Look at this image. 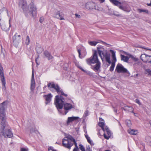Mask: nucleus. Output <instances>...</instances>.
<instances>
[{
	"instance_id": "nucleus-57",
	"label": "nucleus",
	"mask_w": 151,
	"mask_h": 151,
	"mask_svg": "<svg viewBox=\"0 0 151 151\" xmlns=\"http://www.w3.org/2000/svg\"><path fill=\"white\" fill-rule=\"evenodd\" d=\"M20 151H27V150L24 148H21Z\"/></svg>"
},
{
	"instance_id": "nucleus-32",
	"label": "nucleus",
	"mask_w": 151,
	"mask_h": 151,
	"mask_svg": "<svg viewBox=\"0 0 151 151\" xmlns=\"http://www.w3.org/2000/svg\"><path fill=\"white\" fill-rule=\"evenodd\" d=\"M73 142V144H74L75 145V147L73 149V151H79V148L76 140H74Z\"/></svg>"
},
{
	"instance_id": "nucleus-25",
	"label": "nucleus",
	"mask_w": 151,
	"mask_h": 151,
	"mask_svg": "<svg viewBox=\"0 0 151 151\" xmlns=\"http://www.w3.org/2000/svg\"><path fill=\"white\" fill-rule=\"evenodd\" d=\"M109 1L113 4L119 7V6H121L120 5L122 4L121 2H119L117 0H109Z\"/></svg>"
},
{
	"instance_id": "nucleus-43",
	"label": "nucleus",
	"mask_w": 151,
	"mask_h": 151,
	"mask_svg": "<svg viewBox=\"0 0 151 151\" xmlns=\"http://www.w3.org/2000/svg\"><path fill=\"white\" fill-rule=\"evenodd\" d=\"M138 10L139 11V12L140 13L142 12H145L147 13H148V10H147L142 9H138Z\"/></svg>"
},
{
	"instance_id": "nucleus-13",
	"label": "nucleus",
	"mask_w": 151,
	"mask_h": 151,
	"mask_svg": "<svg viewBox=\"0 0 151 151\" xmlns=\"http://www.w3.org/2000/svg\"><path fill=\"white\" fill-rule=\"evenodd\" d=\"M86 9H95L98 10V9H96V4L95 3L92 2H89L87 3L85 5Z\"/></svg>"
},
{
	"instance_id": "nucleus-28",
	"label": "nucleus",
	"mask_w": 151,
	"mask_h": 151,
	"mask_svg": "<svg viewBox=\"0 0 151 151\" xmlns=\"http://www.w3.org/2000/svg\"><path fill=\"white\" fill-rule=\"evenodd\" d=\"M0 77L1 78H5L3 68L1 63H0Z\"/></svg>"
},
{
	"instance_id": "nucleus-50",
	"label": "nucleus",
	"mask_w": 151,
	"mask_h": 151,
	"mask_svg": "<svg viewBox=\"0 0 151 151\" xmlns=\"http://www.w3.org/2000/svg\"><path fill=\"white\" fill-rule=\"evenodd\" d=\"M78 54H79V56L80 58H83L84 57V56H81V50L79 49H78Z\"/></svg>"
},
{
	"instance_id": "nucleus-1",
	"label": "nucleus",
	"mask_w": 151,
	"mask_h": 151,
	"mask_svg": "<svg viewBox=\"0 0 151 151\" xmlns=\"http://www.w3.org/2000/svg\"><path fill=\"white\" fill-rule=\"evenodd\" d=\"M64 101L65 99L61 96H59L58 95L55 96V103L56 107L59 111V109L60 110L63 108L64 104L65 114H66L68 112V110L73 108V107L70 104L66 103L64 104Z\"/></svg>"
},
{
	"instance_id": "nucleus-35",
	"label": "nucleus",
	"mask_w": 151,
	"mask_h": 151,
	"mask_svg": "<svg viewBox=\"0 0 151 151\" xmlns=\"http://www.w3.org/2000/svg\"><path fill=\"white\" fill-rule=\"evenodd\" d=\"M88 43L91 46H95L98 43V42L95 41H89L88 42Z\"/></svg>"
},
{
	"instance_id": "nucleus-9",
	"label": "nucleus",
	"mask_w": 151,
	"mask_h": 151,
	"mask_svg": "<svg viewBox=\"0 0 151 151\" xmlns=\"http://www.w3.org/2000/svg\"><path fill=\"white\" fill-rule=\"evenodd\" d=\"M116 70L118 73H126L128 72L127 70L121 64L118 63L116 68Z\"/></svg>"
},
{
	"instance_id": "nucleus-22",
	"label": "nucleus",
	"mask_w": 151,
	"mask_h": 151,
	"mask_svg": "<svg viewBox=\"0 0 151 151\" xmlns=\"http://www.w3.org/2000/svg\"><path fill=\"white\" fill-rule=\"evenodd\" d=\"M79 118L78 117L73 116L71 117H68L67 121V124H69L70 122L73 121L75 120H77Z\"/></svg>"
},
{
	"instance_id": "nucleus-59",
	"label": "nucleus",
	"mask_w": 151,
	"mask_h": 151,
	"mask_svg": "<svg viewBox=\"0 0 151 151\" xmlns=\"http://www.w3.org/2000/svg\"><path fill=\"white\" fill-rule=\"evenodd\" d=\"M98 135L99 137H100V136H101V135L100 134V133L99 131L98 133Z\"/></svg>"
},
{
	"instance_id": "nucleus-62",
	"label": "nucleus",
	"mask_w": 151,
	"mask_h": 151,
	"mask_svg": "<svg viewBox=\"0 0 151 151\" xmlns=\"http://www.w3.org/2000/svg\"><path fill=\"white\" fill-rule=\"evenodd\" d=\"M147 5L148 6H151V3L150 4H147Z\"/></svg>"
},
{
	"instance_id": "nucleus-38",
	"label": "nucleus",
	"mask_w": 151,
	"mask_h": 151,
	"mask_svg": "<svg viewBox=\"0 0 151 151\" xmlns=\"http://www.w3.org/2000/svg\"><path fill=\"white\" fill-rule=\"evenodd\" d=\"M85 137L86 138L88 142L91 145L92 143V141L90 139V138L89 137H88V135H85Z\"/></svg>"
},
{
	"instance_id": "nucleus-26",
	"label": "nucleus",
	"mask_w": 151,
	"mask_h": 151,
	"mask_svg": "<svg viewBox=\"0 0 151 151\" xmlns=\"http://www.w3.org/2000/svg\"><path fill=\"white\" fill-rule=\"evenodd\" d=\"M1 81V83L2 85V89L4 91H6V82L5 78H1L0 79Z\"/></svg>"
},
{
	"instance_id": "nucleus-10",
	"label": "nucleus",
	"mask_w": 151,
	"mask_h": 151,
	"mask_svg": "<svg viewBox=\"0 0 151 151\" xmlns=\"http://www.w3.org/2000/svg\"><path fill=\"white\" fill-rule=\"evenodd\" d=\"M47 86L49 90H51V88H54L58 94L60 93L61 90L58 84H55L54 83H49L48 84Z\"/></svg>"
},
{
	"instance_id": "nucleus-53",
	"label": "nucleus",
	"mask_w": 151,
	"mask_h": 151,
	"mask_svg": "<svg viewBox=\"0 0 151 151\" xmlns=\"http://www.w3.org/2000/svg\"><path fill=\"white\" fill-rule=\"evenodd\" d=\"M44 20V18L43 17H41L40 19V22L41 23H42Z\"/></svg>"
},
{
	"instance_id": "nucleus-45",
	"label": "nucleus",
	"mask_w": 151,
	"mask_h": 151,
	"mask_svg": "<svg viewBox=\"0 0 151 151\" xmlns=\"http://www.w3.org/2000/svg\"><path fill=\"white\" fill-rule=\"evenodd\" d=\"M89 111L88 110H86L85 111L83 116L84 117H86L88 115Z\"/></svg>"
},
{
	"instance_id": "nucleus-49",
	"label": "nucleus",
	"mask_w": 151,
	"mask_h": 151,
	"mask_svg": "<svg viewBox=\"0 0 151 151\" xmlns=\"http://www.w3.org/2000/svg\"><path fill=\"white\" fill-rule=\"evenodd\" d=\"M4 11H6V12L8 13V12L6 8L4 7L2 8L1 9L0 12H2Z\"/></svg>"
},
{
	"instance_id": "nucleus-16",
	"label": "nucleus",
	"mask_w": 151,
	"mask_h": 151,
	"mask_svg": "<svg viewBox=\"0 0 151 151\" xmlns=\"http://www.w3.org/2000/svg\"><path fill=\"white\" fill-rule=\"evenodd\" d=\"M8 103V101H6L0 104V112H5V109L7 108Z\"/></svg>"
},
{
	"instance_id": "nucleus-48",
	"label": "nucleus",
	"mask_w": 151,
	"mask_h": 151,
	"mask_svg": "<svg viewBox=\"0 0 151 151\" xmlns=\"http://www.w3.org/2000/svg\"><path fill=\"white\" fill-rule=\"evenodd\" d=\"M48 151H57L56 150L54 149L53 147H50L48 148Z\"/></svg>"
},
{
	"instance_id": "nucleus-61",
	"label": "nucleus",
	"mask_w": 151,
	"mask_h": 151,
	"mask_svg": "<svg viewBox=\"0 0 151 151\" xmlns=\"http://www.w3.org/2000/svg\"><path fill=\"white\" fill-rule=\"evenodd\" d=\"M114 112H116L117 110L116 109H115L114 107Z\"/></svg>"
},
{
	"instance_id": "nucleus-64",
	"label": "nucleus",
	"mask_w": 151,
	"mask_h": 151,
	"mask_svg": "<svg viewBox=\"0 0 151 151\" xmlns=\"http://www.w3.org/2000/svg\"><path fill=\"white\" fill-rule=\"evenodd\" d=\"M99 120L100 121H101V120H103V119L101 118H99Z\"/></svg>"
},
{
	"instance_id": "nucleus-52",
	"label": "nucleus",
	"mask_w": 151,
	"mask_h": 151,
	"mask_svg": "<svg viewBox=\"0 0 151 151\" xmlns=\"http://www.w3.org/2000/svg\"><path fill=\"white\" fill-rule=\"evenodd\" d=\"M86 151H92L91 149L90 146H88L86 149Z\"/></svg>"
},
{
	"instance_id": "nucleus-14",
	"label": "nucleus",
	"mask_w": 151,
	"mask_h": 151,
	"mask_svg": "<svg viewBox=\"0 0 151 151\" xmlns=\"http://www.w3.org/2000/svg\"><path fill=\"white\" fill-rule=\"evenodd\" d=\"M64 14L62 13H61L60 11H58L54 14L53 17L60 20H64Z\"/></svg>"
},
{
	"instance_id": "nucleus-39",
	"label": "nucleus",
	"mask_w": 151,
	"mask_h": 151,
	"mask_svg": "<svg viewBox=\"0 0 151 151\" xmlns=\"http://www.w3.org/2000/svg\"><path fill=\"white\" fill-rule=\"evenodd\" d=\"M115 66V64L114 63H112L111 65L110 68V71H112L114 69V68Z\"/></svg>"
},
{
	"instance_id": "nucleus-55",
	"label": "nucleus",
	"mask_w": 151,
	"mask_h": 151,
	"mask_svg": "<svg viewBox=\"0 0 151 151\" xmlns=\"http://www.w3.org/2000/svg\"><path fill=\"white\" fill-rule=\"evenodd\" d=\"M75 15L76 17H78V18H80L81 17L80 15H78L77 14H75Z\"/></svg>"
},
{
	"instance_id": "nucleus-31",
	"label": "nucleus",
	"mask_w": 151,
	"mask_h": 151,
	"mask_svg": "<svg viewBox=\"0 0 151 151\" xmlns=\"http://www.w3.org/2000/svg\"><path fill=\"white\" fill-rule=\"evenodd\" d=\"M121 60H123L125 62H128L129 58L127 56H125L123 55H121Z\"/></svg>"
},
{
	"instance_id": "nucleus-5",
	"label": "nucleus",
	"mask_w": 151,
	"mask_h": 151,
	"mask_svg": "<svg viewBox=\"0 0 151 151\" xmlns=\"http://www.w3.org/2000/svg\"><path fill=\"white\" fill-rule=\"evenodd\" d=\"M19 6L22 9L23 13L27 17H28V12L29 6L25 0H20L19 4Z\"/></svg>"
},
{
	"instance_id": "nucleus-47",
	"label": "nucleus",
	"mask_w": 151,
	"mask_h": 151,
	"mask_svg": "<svg viewBox=\"0 0 151 151\" xmlns=\"http://www.w3.org/2000/svg\"><path fill=\"white\" fill-rule=\"evenodd\" d=\"M146 72L148 75L151 76V70L150 69H147L146 70Z\"/></svg>"
},
{
	"instance_id": "nucleus-46",
	"label": "nucleus",
	"mask_w": 151,
	"mask_h": 151,
	"mask_svg": "<svg viewBox=\"0 0 151 151\" xmlns=\"http://www.w3.org/2000/svg\"><path fill=\"white\" fill-rule=\"evenodd\" d=\"M60 93L62 95L65 96L66 97L67 96V94H65L62 89H61Z\"/></svg>"
},
{
	"instance_id": "nucleus-33",
	"label": "nucleus",
	"mask_w": 151,
	"mask_h": 151,
	"mask_svg": "<svg viewBox=\"0 0 151 151\" xmlns=\"http://www.w3.org/2000/svg\"><path fill=\"white\" fill-rule=\"evenodd\" d=\"M138 132L137 130L134 129H131L129 132V133L132 135H136L137 134Z\"/></svg>"
},
{
	"instance_id": "nucleus-3",
	"label": "nucleus",
	"mask_w": 151,
	"mask_h": 151,
	"mask_svg": "<svg viewBox=\"0 0 151 151\" xmlns=\"http://www.w3.org/2000/svg\"><path fill=\"white\" fill-rule=\"evenodd\" d=\"M29 8L28 12V17L31 16L34 18L35 19L37 15V8L35 4L34 0H32L31 2L29 4Z\"/></svg>"
},
{
	"instance_id": "nucleus-19",
	"label": "nucleus",
	"mask_w": 151,
	"mask_h": 151,
	"mask_svg": "<svg viewBox=\"0 0 151 151\" xmlns=\"http://www.w3.org/2000/svg\"><path fill=\"white\" fill-rule=\"evenodd\" d=\"M43 54L45 56V58H47L49 60L53 58V57L51 55V53L47 50H45L44 51Z\"/></svg>"
},
{
	"instance_id": "nucleus-51",
	"label": "nucleus",
	"mask_w": 151,
	"mask_h": 151,
	"mask_svg": "<svg viewBox=\"0 0 151 151\" xmlns=\"http://www.w3.org/2000/svg\"><path fill=\"white\" fill-rule=\"evenodd\" d=\"M135 101V102L136 103H137V104H139V105H141V103L140 102L139 99H136Z\"/></svg>"
},
{
	"instance_id": "nucleus-17",
	"label": "nucleus",
	"mask_w": 151,
	"mask_h": 151,
	"mask_svg": "<svg viewBox=\"0 0 151 151\" xmlns=\"http://www.w3.org/2000/svg\"><path fill=\"white\" fill-rule=\"evenodd\" d=\"M4 136L5 137L11 138L13 136V134L10 129L6 130L5 132L2 131Z\"/></svg>"
},
{
	"instance_id": "nucleus-15",
	"label": "nucleus",
	"mask_w": 151,
	"mask_h": 151,
	"mask_svg": "<svg viewBox=\"0 0 151 151\" xmlns=\"http://www.w3.org/2000/svg\"><path fill=\"white\" fill-rule=\"evenodd\" d=\"M35 82L34 79V73L33 69H32V74L31 79L30 89L31 91L33 92L35 88Z\"/></svg>"
},
{
	"instance_id": "nucleus-54",
	"label": "nucleus",
	"mask_w": 151,
	"mask_h": 151,
	"mask_svg": "<svg viewBox=\"0 0 151 151\" xmlns=\"http://www.w3.org/2000/svg\"><path fill=\"white\" fill-rule=\"evenodd\" d=\"M140 47L141 48H142V49H146V50H147L151 51V49H150L147 48H145V47Z\"/></svg>"
},
{
	"instance_id": "nucleus-41",
	"label": "nucleus",
	"mask_w": 151,
	"mask_h": 151,
	"mask_svg": "<svg viewBox=\"0 0 151 151\" xmlns=\"http://www.w3.org/2000/svg\"><path fill=\"white\" fill-rule=\"evenodd\" d=\"M130 57L132 60H133L135 62L139 60L138 58L132 55H131Z\"/></svg>"
},
{
	"instance_id": "nucleus-20",
	"label": "nucleus",
	"mask_w": 151,
	"mask_h": 151,
	"mask_svg": "<svg viewBox=\"0 0 151 151\" xmlns=\"http://www.w3.org/2000/svg\"><path fill=\"white\" fill-rule=\"evenodd\" d=\"M106 131L108 134V136H106L105 133L104 134V136L105 139H109L111 135V131L109 130L108 128L106 127L105 129V131Z\"/></svg>"
},
{
	"instance_id": "nucleus-42",
	"label": "nucleus",
	"mask_w": 151,
	"mask_h": 151,
	"mask_svg": "<svg viewBox=\"0 0 151 151\" xmlns=\"http://www.w3.org/2000/svg\"><path fill=\"white\" fill-rule=\"evenodd\" d=\"M85 73L90 76H92L93 75V73L89 71L86 70Z\"/></svg>"
},
{
	"instance_id": "nucleus-30",
	"label": "nucleus",
	"mask_w": 151,
	"mask_h": 151,
	"mask_svg": "<svg viewBox=\"0 0 151 151\" xmlns=\"http://www.w3.org/2000/svg\"><path fill=\"white\" fill-rule=\"evenodd\" d=\"M0 119L1 120H6V114L5 112H0Z\"/></svg>"
},
{
	"instance_id": "nucleus-34",
	"label": "nucleus",
	"mask_w": 151,
	"mask_h": 151,
	"mask_svg": "<svg viewBox=\"0 0 151 151\" xmlns=\"http://www.w3.org/2000/svg\"><path fill=\"white\" fill-rule=\"evenodd\" d=\"M104 123L103 122H99V127H101L102 130L104 131L105 132V129L104 128Z\"/></svg>"
},
{
	"instance_id": "nucleus-37",
	"label": "nucleus",
	"mask_w": 151,
	"mask_h": 151,
	"mask_svg": "<svg viewBox=\"0 0 151 151\" xmlns=\"http://www.w3.org/2000/svg\"><path fill=\"white\" fill-rule=\"evenodd\" d=\"M113 15L117 17H122V16L121 14H119V12L116 11H114L113 12Z\"/></svg>"
},
{
	"instance_id": "nucleus-36",
	"label": "nucleus",
	"mask_w": 151,
	"mask_h": 151,
	"mask_svg": "<svg viewBox=\"0 0 151 151\" xmlns=\"http://www.w3.org/2000/svg\"><path fill=\"white\" fill-rule=\"evenodd\" d=\"M30 42V40L29 37L28 36H27L26 37V40L25 44L26 45H28L29 44Z\"/></svg>"
},
{
	"instance_id": "nucleus-4",
	"label": "nucleus",
	"mask_w": 151,
	"mask_h": 151,
	"mask_svg": "<svg viewBox=\"0 0 151 151\" xmlns=\"http://www.w3.org/2000/svg\"><path fill=\"white\" fill-rule=\"evenodd\" d=\"M75 139L71 136L68 135L65 137L62 141V145L63 147L70 149L73 145L72 142Z\"/></svg>"
},
{
	"instance_id": "nucleus-8",
	"label": "nucleus",
	"mask_w": 151,
	"mask_h": 151,
	"mask_svg": "<svg viewBox=\"0 0 151 151\" xmlns=\"http://www.w3.org/2000/svg\"><path fill=\"white\" fill-rule=\"evenodd\" d=\"M140 59L144 63H151V55H148L145 53L141 55Z\"/></svg>"
},
{
	"instance_id": "nucleus-56",
	"label": "nucleus",
	"mask_w": 151,
	"mask_h": 151,
	"mask_svg": "<svg viewBox=\"0 0 151 151\" xmlns=\"http://www.w3.org/2000/svg\"><path fill=\"white\" fill-rule=\"evenodd\" d=\"M78 67L83 72H85L86 70H84V69L83 68H82L81 67V66H79Z\"/></svg>"
},
{
	"instance_id": "nucleus-11",
	"label": "nucleus",
	"mask_w": 151,
	"mask_h": 151,
	"mask_svg": "<svg viewBox=\"0 0 151 151\" xmlns=\"http://www.w3.org/2000/svg\"><path fill=\"white\" fill-rule=\"evenodd\" d=\"M20 35L16 33L13 37V44L16 47L17 46L20 41Z\"/></svg>"
},
{
	"instance_id": "nucleus-63",
	"label": "nucleus",
	"mask_w": 151,
	"mask_h": 151,
	"mask_svg": "<svg viewBox=\"0 0 151 151\" xmlns=\"http://www.w3.org/2000/svg\"><path fill=\"white\" fill-rule=\"evenodd\" d=\"M103 42V44L104 45H107V44H106L105 42Z\"/></svg>"
},
{
	"instance_id": "nucleus-18",
	"label": "nucleus",
	"mask_w": 151,
	"mask_h": 151,
	"mask_svg": "<svg viewBox=\"0 0 151 151\" xmlns=\"http://www.w3.org/2000/svg\"><path fill=\"white\" fill-rule=\"evenodd\" d=\"M52 95L51 93H49L48 95H44L43 97L45 99V104H47L50 102L51 101Z\"/></svg>"
},
{
	"instance_id": "nucleus-6",
	"label": "nucleus",
	"mask_w": 151,
	"mask_h": 151,
	"mask_svg": "<svg viewBox=\"0 0 151 151\" xmlns=\"http://www.w3.org/2000/svg\"><path fill=\"white\" fill-rule=\"evenodd\" d=\"M86 61L87 63L89 65H91V64H95L99 61L98 59L96 50L94 51L93 55L90 58L87 59Z\"/></svg>"
},
{
	"instance_id": "nucleus-2",
	"label": "nucleus",
	"mask_w": 151,
	"mask_h": 151,
	"mask_svg": "<svg viewBox=\"0 0 151 151\" xmlns=\"http://www.w3.org/2000/svg\"><path fill=\"white\" fill-rule=\"evenodd\" d=\"M97 52L98 51L99 55L102 60L105 59L106 61L109 63H111L110 53L102 47L99 46L97 47Z\"/></svg>"
},
{
	"instance_id": "nucleus-24",
	"label": "nucleus",
	"mask_w": 151,
	"mask_h": 151,
	"mask_svg": "<svg viewBox=\"0 0 151 151\" xmlns=\"http://www.w3.org/2000/svg\"><path fill=\"white\" fill-rule=\"evenodd\" d=\"M110 51L112 54V57L113 61V62L112 63H114L115 64V62L116 61V59L115 55V52L114 50H110Z\"/></svg>"
},
{
	"instance_id": "nucleus-21",
	"label": "nucleus",
	"mask_w": 151,
	"mask_h": 151,
	"mask_svg": "<svg viewBox=\"0 0 151 151\" xmlns=\"http://www.w3.org/2000/svg\"><path fill=\"white\" fill-rule=\"evenodd\" d=\"M95 63L96 65L93 66L92 69L95 71H98L101 68V63L99 61Z\"/></svg>"
},
{
	"instance_id": "nucleus-29",
	"label": "nucleus",
	"mask_w": 151,
	"mask_h": 151,
	"mask_svg": "<svg viewBox=\"0 0 151 151\" xmlns=\"http://www.w3.org/2000/svg\"><path fill=\"white\" fill-rule=\"evenodd\" d=\"M1 129L2 130V131H3L5 127V122L6 120H1Z\"/></svg>"
},
{
	"instance_id": "nucleus-44",
	"label": "nucleus",
	"mask_w": 151,
	"mask_h": 151,
	"mask_svg": "<svg viewBox=\"0 0 151 151\" xmlns=\"http://www.w3.org/2000/svg\"><path fill=\"white\" fill-rule=\"evenodd\" d=\"M126 123L127 126L130 127L131 125V121L129 120H127L126 121Z\"/></svg>"
},
{
	"instance_id": "nucleus-23",
	"label": "nucleus",
	"mask_w": 151,
	"mask_h": 151,
	"mask_svg": "<svg viewBox=\"0 0 151 151\" xmlns=\"http://www.w3.org/2000/svg\"><path fill=\"white\" fill-rule=\"evenodd\" d=\"M123 109L125 111L127 112H130L133 113V108L132 106H125L123 108Z\"/></svg>"
},
{
	"instance_id": "nucleus-40",
	"label": "nucleus",
	"mask_w": 151,
	"mask_h": 151,
	"mask_svg": "<svg viewBox=\"0 0 151 151\" xmlns=\"http://www.w3.org/2000/svg\"><path fill=\"white\" fill-rule=\"evenodd\" d=\"M79 146L80 150H81V151H85V148L82 145H79Z\"/></svg>"
},
{
	"instance_id": "nucleus-27",
	"label": "nucleus",
	"mask_w": 151,
	"mask_h": 151,
	"mask_svg": "<svg viewBox=\"0 0 151 151\" xmlns=\"http://www.w3.org/2000/svg\"><path fill=\"white\" fill-rule=\"evenodd\" d=\"M36 50L38 54L41 53L43 51V49L41 47V46L39 44H38L36 46Z\"/></svg>"
},
{
	"instance_id": "nucleus-12",
	"label": "nucleus",
	"mask_w": 151,
	"mask_h": 151,
	"mask_svg": "<svg viewBox=\"0 0 151 151\" xmlns=\"http://www.w3.org/2000/svg\"><path fill=\"white\" fill-rule=\"evenodd\" d=\"M123 4H124L125 5L119 6V8L127 12H129L131 10V9L129 6L127 4L124 3V2H122Z\"/></svg>"
},
{
	"instance_id": "nucleus-60",
	"label": "nucleus",
	"mask_w": 151,
	"mask_h": 151,
	"mask_svg": "<svg viewBox=\"0 0 151 151\" xmlns=\"http://www.w3.org/2000/svg\"><path fill=\"white\" fill-rule=\"evenodd\" d=\"M99 1H100L101 3H103L105 1V0H99Z\"/></svg>"
},
{
	"instance_id": "nucleus-58",
	"label": "nucleus",
	"mask_w": 151,
	"mask_h": 151,
	"mask_svg": "<svg viewBox=\"0 0 151 151\" xmlns=\"http://www.w3.org/2000/svg\"><path fill=\"white\" fill-rule=\"evenodd\" d=\"M34 131V129L32 128L30 130V133H32Z\"/></svg>"
},
{
	"instance_id": "nucleus-7",
	"label": "nucleus",
	"mask_w": 151,
	"mask_h": 151,
	"mask_svg": "<svg viewBox=\"0 0 151 151\" xmlns=\"http://www.w3.org/2000/svg\"><path fill=\"white\" fill-rule=\"evenodd\" d=\"M9 24H6L5 22L1 19H0V25L1 29L4 31H7L9 30L10 27V20L9 21Z\"/></svg>"
}]
</instances>
